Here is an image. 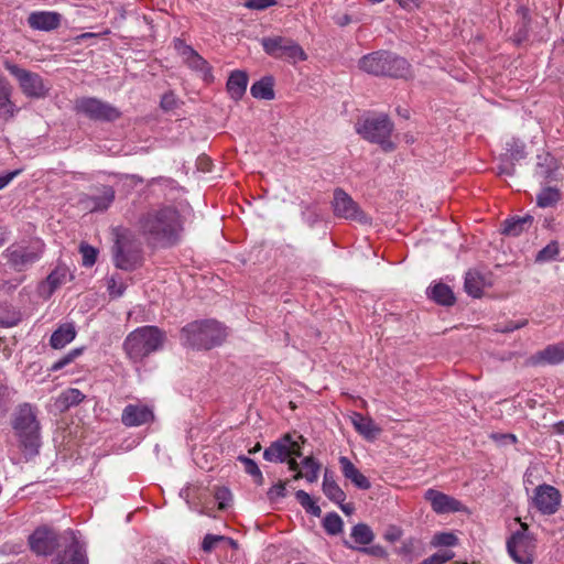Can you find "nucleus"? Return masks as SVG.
Here are the masks:
<instances>
[{
  "label": "nucleus",
  "instance_id": "33",
  "mask_svg": "<svg viewBox=\"0 0 564 564\" xmlns=\"http://www.w3.org/2000/svg\"><path fill=\"white\" fill-rule=\"evenodd\" d=\"M302 467L304 471H297L294 476V480H299L301 478H305L308 482H315L318 479V474L321 469L319 463L312 456H307L302 460Z\"/></svg>",
  "mask_w": 564,
  "mask_h": 564
},
{
  "label": "nucleus",
  "instance_id": "61",
  "mask_svg": "<svg viewBox=\"0 0 564 564\" xmlns=\"http://www.w3.org/2000/svg\"><path fill=\"white\" fill-rule=\"evenodd\" d=\"M527 324V321H522L520 323L510 322L508 325L502 329V332H512L514 329L521 328Z\"/></svg>",
  "mask_w": 564,
  "mask_h": 564
},
{
  "label": "nucleus",
  "instance_id": "55",
  "mask_svg": "<svg viewBox=\"0 0 564 564\" xmlns=\"http://www.w3.org/2000/svg\"><path fill=\"white\" fill-rule=\"evenodd\" d=\"M438 564H444L454 557V553L449 550H440L432 555Z\"/></svg>",
  "mask_w": 564,
  "mask_h": 564
},
{
  "label": "nucleus",
  "instance_id": "23",
  "mask_svg": "<svg viewBox=\"0 0 564 564\" xmlns=\"http://www.w3.org/2000/svg\"><path fill=\"white\" fill-rule=\"evenodd\" d=\"M339 465L344 477L350 480L358 489L367 490L371 487L369 479L346 456H340Z\"/></svg>",
  "mask_w": 564,
  "mask_h": 564
},
{
  "label": "nucleus",
  "instance_id": "50",
  "mask_svg": "<svg viewBox=\"0 0 564 564\" xmlns=\"http://www.w3.org/2000/svg\"><path fill=\"white\" fill-rule=\"evenodd\" d=\"M215 499L218 502V508L224 510L229 506V502L231 501V492L227 488H219L215 492Z\"/></svg>",
  "mask_w": 564,
  "mask_h": 564
},
{
  "label": "nucleus",
  "instance_id": "11",
  "mask_svg": "<svg viewBox=\"0 0 564 564\" xmlns=\"http://www.w3.org/2000/svg\"><path fill=\"white\" fill-rule=\"evenodd\" d=\"M113 260L118 269L134 270L142 262L140 245L130 241L126 236H119L113 247Z\"/></svg>",
  "mask_w": 564,
  "mask_h": 564
},
{
  "label": "nucleus",
  "instance_id": "36",
  "mask_svg": "<svg viewBox=\"0 0 564 564\" xmlns=\"http://www.w3.org/2000/svg\"><path fill=\"white\" fill-rule=\"evenodd\" d=\"M533 221L531 216L512 218L505 221L503 232L508 236L517 237L527 230Z\"/></svg>",
  "mask_w": 564,
  "mask_h": 564
},
{
  "label": "nucleus",
  "instance_id": "41",
  "mask_svg": "<svg viewBox=\"0 0 564 564\" xmlns=\"http://www.w3.org/2000/svg\"><path fill=\"white\" fill-rule=\"evenodd\" d=\"M295 498L299 503L305 509V511L314 517H319L322 510L319 506L313 500V498L304 490H297Z\"/></svg>",
  "mask_w": 564,
  "mask_h": 564
},
{
  "label": "nucleus",
  "instance_id": "29",
  "mask_svg": "<svg viewBox=\"0 0 564 564\" xmlns=\"http://www.w3.org/2000/svg\"><path fill=\"white\" fill-rule=\"evenodd\" d=\"M489 284L486 275L480 273L477 270H470L466 273L465 276V291L474 296L479 297L482 293V290Z\"/></svg>",
  "mask_w": 564,
  "mask_h": 564
},
{
  "label": "nucleus",
  "instance_id": "35",
  "mask_svg": "<svg viewBox=\"0 0 564 564\" xmlns=\"http://www.w3.org/2000/svg\"><path fill=\"white\" fill-rule=\"evenodd\" d=\"M561 196V192L557 187H542V189L536 195V205L540 208L552 207L560 202Z\"/></svg>",
  "mask_w": 564,
  "mask_h": 564
},
{
  "label": "nucleus",
  "instance_id": "52",
  "mask_svg": "<svg viewBox=\"0 0 564 564\" xmlns=\"http://www.w3.org/2000/svg\"><path fill=\"white\" fill-rule=\"evenodd\" d=\"M508 145V151L510 152V156L512 160L519 161L525 156L524 147L522 143L513 141L511 144Z\"/></svg>",
  "mask_w": 564,
  "mask_h": 564
},
{
  "label": "nucleus",
  "instance_id": "54",
  "mask_svg": "<svg viewBox=\"0 0 564 564\" xmlns=\"http://www.w3.org/2000/svg\"><path fill=\"white\" fill-rule=\"evenodd\" d=\"M20 173L21 170H14L0 174V191L7 187Z\"/></svg>",
  "mask_w": 564,
  "mask_h": 564
},
{
  "label": "nucleus",
  "instance_id": "6",
  "mask_svg": "<svg viewBox=\"0 0 564 564\" xmlns=\"http://www.w3.org/2000/svg\"><path fill=\"white\" fill-rule=\"evenodd\" d=\"M393 129L392 122L387 116L368 117L356 123V131L365 140L379 144L384 151L394 149L390 135Z\"/></svg>",
  "mask_w": 564,
  "mask_h": 564
},
{
  "label": "nucleus",
  "instance_id": "12",
  "mask_svg": "<svg viewBox=\"0 0 564 564\" xmlns=\"http://www.w3.org/2000/svg\"><path fill=\"white\" fill-rule=\"evenodd\" d=\"M175 48L181 55L183 62L203 79L206 84H212L215 79L212 66L202 57L192 46L186 45L182 39L175 41Z\"/></svg>",
  "mask_w": 564,
  "mask_h": 564
},
{
  "label": "nucleus",
  "instance_id": "34",
  "mask_svg": "<svg viewBox=\"0 0 564 564\" xmlns=\"http://www.w3.org/2000/svg\"><path fill=\"white\" fill-rule=\"evenodd\" d=\"M430 296L441 305H453L455 296L451 288L443 283H437L430 289Z\"/></svg>",
  "mask_w": 564,
  "mask_h": 564
},
{
  "label": "nucleus",
  "instance_id": "45",
  "mask_svg": "<svg viewBox=\"0 0 564 564\" xmlns=\"http://www.w3.org/2000/svg\"><path fill=\"white\" fill-rule=\"evenodd\" d=\"M457 536L452 532H440L434 534L431 544L436 547H449L457 544Z\"/></svg>",
  "mask_w": 564,
  "mask_h": 564
},
{
  "label": "nucleus",
  "instance_id": "48",
  "mask_svg": "<svg viewBox=\"0 0 564 564\" xmlns=\"http://www.w3.org/2000/svg\"><path fill=\"white\" fill-rule=\"evenodd\" d=\"M79 251L82 253V257H83V265L84 267H93L95 263H96V260H97V249L89 246V245H86V243H82L80 245V248H79Z\"/></svg>",
  "mask_w": 564,
  "mask_h": 564
},
{
  "label": "nucleus",
  "instance_id": "16",
  "mask_svg": "<svg viewBox=\"0 0 564 564\" xmlns=\"http://www.w3.org/2000/svg\"><path fill=\"white\" fill-rule=\"evenodd\" d=\"M333 208L337 217L359 223L368 221L367 216L359 208L358 204L340 188L334 192Z\"/></svg>",
  "mask_w": 564,
  "mask_h": 564
},
{
  "label": "nucleus",
  "instance_id": "42",
  "mask_svg": "<svg viewBox=\"0 0 564 564\" xmlns=\"http://www.w3.org/2000/svg\"><path fill=\"white\" fill-rule=\"evenodd\" d=\"M237 459H238L240 463H242V464H243V466H245V471H246L248 475H250L251 477H253L254 482H256L257 485H262V484H263V480H264L263 475H262V473H261V470H260L259 466L257 465V463H256L253 459H251V458H249V457H247V456H245V455H240V456H238V458H237Z\"/></svg>",
  "mask_w": 564,
  "mask_h": 564
},
{
  "label": "nucleus",
  "instance_id": "60",
  "mask_svg": "<svg viewBox=\"0 0 564 564\" xmlns=\"http://www.w3.org/2000/svg\"><path fill=\"white\" fill-rule=\"evenodd\" d=\"M491 437L496 441H506V442H509L512 444L517 442V437L513 434H503V435L492 434Z\"/></svg>",
  "mask_w": 564,
  "mask_h": 564
},
{
  "label": "nucleus",
  "instance_id": "51",
  "mask_svg": "<svg viewBox=\"0 0 564 564\" xmlns=\"http://www.w3.org/2000/svg\"><path fill=\"white\" fill-rule=\"evenodd\" d=\"M275 4V0H246L245 7L251 10H264Z\"/></svg>",
  "mask_w": 564,
  "mask_h": 564
},
{
  "label": "nucleus",
  "instance_id": "49",
  "mask_svg": "<svg viewBox=\"0 0 564 564\" xmlns=\"http://www.w3.org/2000/svg\"><path fill=\"white\" fill-rule=\"evenodd\" d=\"M285 482L279 481L274 484L269 490H268V498L271 501H278L285 497L286 495V487Z\"/></svg>",
  "mask_w": 564,
  "mask_h": 564
},
{
  "label": "nucleus",
  "instance_id": "37",
  "mask_svg": "<svg viewBox=\"0 0 564 564\" xmlns=\"http://www.w3.org/2000/svg\"><path fill=\"white\" fill-rule=\"evenodd\" d=\"M84 399L85 394L80 390L69 388L59 394L56 403L62 410H67L70 406L79 404Z\"/></svg>",
  "mask_w": 564,
  "mask_h": 564
},
{
  "label": "nucleus",
  "instance_id": "20",
  "mask_svg": "<svg viewBox=\"0 0 564 564\" xmlns=\"http://www.w3.org/2000/svg\"><path fill=\"white\" fill-rule=\"evenodd\" d=\"M154 419L151 406L142 403L128 404L121 414V422L128 427L148 424Z\"/></svg>",
  "mask_w": 564,
  "mask_h": 564
},
{
  "label": "nucleus",
  "instance_id": "58",
  "mask_svg": "<svg viewBox=\"0 0 564 564\" xmlns=\"http://www.w3.org/2000/svg\"><path fill=\"white\" fill-rule=\"evenodd\" d=\"M11 391L8 386L0 383V406L10 398Z\"/></svg>",
  "mask_w": 564,
  "mask_h": 564
},
{
  "label": "nucleus",
  "instance_id": "17",
  "mask_svg": "<svg viewBox=\"0 0 564 564\" xmlns=\"http://www.w3.org/2000/svg\"><path fill=\"white\" fill-rule=\"evenodd\" d=\"M533 505L543 514H554L561 505V494L551 485H540L534 490Z\"/></svg>",
  "mask_w": 564,
  "mask_h": 564
},
{
  "label": "nucleus",
  "instance_id": "63",
  "mask_svg": "<svg viewBox=\"0 0 564 564\" xmlns=\"http://www.w3.org/2000/svg\"><path fill=\"white\" fill-rule=\"evenodd\" d=\"M285 462H288V465H289V469H290V470L295 471V474H296L297 471H300V470H299V466H300V465H299V463L296 462V459H295V458H293V457L291 456V457H289V459H286Z\"/></svg>",
  "mask_w": 564,
  "mask_h": 564
},
{
  "label": "nucleus",
  "instance_id": "18",
  "mask_svg": "<svg viewBox=\"0 0 564 564\" xmlns=\"http://www.w3.org/2000/svg\"><path fill=\"white\" fill-rule=\"evenodd\" d=\"M29 542L33 552L48 555L57 547L59 535L48 528H39L30 536Z\"/></svg>",
  "mask_w": 564,
  "mask_h": 564
},
{
  "label": "nucleus",
  "instance_id": "19",
  "mask_svg": "<svg viewBox=\"0 0 564 564\" xmlns=\"http://www.w3.org/2000/svg\"><path fill=\"white\" fill-rule=\"evenodd\" d=\"M424 498L431 503L433 511L437 514L464 510V506L459 500L435 489H427L424 494Z\"/></svg>",
  "mask_w": 564,
  "mask_h": 564
},
{
  "label": "nucleus",
  "instance_id": "9",
  "mask_svg": "<svg viewBox=\"0 0 564 564\" xmlns=\"http://www.w3.org/2000/svg\"><path fill=\"white\" fill-rule=\"evenodd\" d=\"M261 45L272 57L293 64L307 58L304 50L291 37H262Z\"/></svg>",
  "mask_w": 564,
  "mask_h": 564
},
{
  "label": "nucleus",
  "instance_id": "56",
  "mask_svg": "<svg viewBox=\"0 0 564 564\" xmlns=\"http://www.w3.org/2000/svg\"><path fill=\"white\" fill-rule=\"evenodd\" d=\"M401 538V530L397 527H391L384 533V539L390 542H395Z\"/></svg>",
  "mask_w": 564,
  "mask_h": 564
},
{
  "label": "nucleus",
  "instance_id": "14",
  "mask_svg": "<svg viewBox=\"0 0 564 564\" xmlns=\"http://www.w3.org/2000/svg\"><path fill=\"white\" fill-rule=\"evenodd\" d=\"M291 456L301 457L302 452L300 442L293 440L289 434L273 442L263 452V458L268 462L283 463Z\"/></svg>",
  "mask_w": 564,
  "mask_h": 564
},
{
  "label": "nucleus",
  "instance_id": "62",
  "mask_svg": "<svg viewBox=\"0 0 564 564\" xmlns=\"http://www.w3.org/2000/svg\"><path fill=\"white\" fill-rule=\"evenodd\" d=\"M340 508V510L345 513V514H351L355 510V507L351 505V503H337Z\"/></svg>",
  "mask_w": 564,
  "mask_h": 564
},
{
  "label": "nucleus",
  "instance_id": "2",
  "mask_svg": "<svg viewBox=\"0 0 564 564\" xmlns=\"http://www.w3.org/2000/svg\"><path fill=\"white\" fill-rule=\"evenodd\" d=\"M227 335L226 327L215 319L195 321L182 328L181 341L194 349L208 350L221 345Z\"/></svg>",
  "mask_w": 564,
  "mask_h": 564
},
{
  "label": "nucleus",
  "instance_id": "64",
  "mask_svg": "<svg viewBox=\"0 0 564 564\" xmlns=\"http://www.w3.org/2000/svg\"><path fill=\"white\" fill-rule=\"evenodd\" d=\"M499 173L500 174L512 175L513 174V167H511V169H509V167H499Z\"/></svg>",
  "mask_w": 564,
  "mask_h": 564
},
{
  "label": "nucleus",
  "instance_id": "24",
  "mask_svg": "<svg viewBox=\"0 0 564 564\" xmlns=\"http://www.w3.org/2000/svg\"><path fill=\"white\" fill-rule=\"evenodd\" d=\"M115 199V191L110 186H104L99 194L87 196L84 204L90 212L106 210Z\"/></svg>",
  "mask_w": 564,
  "mask_h": 564
},
{
  "label": "nucleus",
  "instance_id": "59",
  "mask_svg": "<svg viewBox=\"0 0 564 564\" xmlns=\"http://www.w3.org/2000/svg\"><path fill=\"white\" fill-rule=\"evenodd\" d=\"M174 104H175V99L172 94L165 95L161 100V105L164 109H172L174 107Z\"/></svg>",
  "mask_w": 564,
  "mask_h": 564
},
{
  "label": "nucleus",
  "instance_id": "3",
  "mask_svg": "<svg viewBox=\"0 0 564 564\" xmlns=\"http://www.w3.org/2000/svg\"><path fill=\"white\" fill-rule=\"evenodd\" d=\"M358 66L373 76L404 79L412 76L411 66L406 59L387 51H378L362 56Z\"/></svg>",
  "mask_w": 564,
  "mask_h": 564
},
{
  "label": "nucleus",
  "instance_id": "1",
  "mask_svg": "<svg viewBox=\"0 0 564 564\" xmlns=\"http://www.w3.org/2000/svg\"><path fill=\"white\" fill-rule=\"evenodd\" d=\"M140 228L153 241L172 245L182 231V221L175 208L162 207L148 212L140 220Z\"/></svg>",
  "mask_w": 564,
  "mask_h": 564
},
{
  "label": "nucleus",
  "instance_id": "43",
  "mask_svg": "<svg viewBox=\"0 0 564 564\" xmlns=\"http://www.w3.org/2000/svg\"><path fill=\"white\" fill-rule=\"evenodd\" d=\"M220 542H227L232 547H237V543L231 538L224 535L206 534L202 542L204 552H212Z\"/></svg>",
  "mask_w": 564,
  "mask_h": 564
},
{
  "label": "nucleus",
  "instance_id": "25",
  "mask_svg": "<svg viewBox=\"0 0 564 564\" xmlns=\"http://www.w3.org/2000/svg\"><path fill=\"white\" fill-rule=\"evenodd\" d=\"M350 421L356 431L367 440H375L381 432V429L370 417L358 412L351 414Z\"/></svg>",
  "mask_w": 564,
  "mask_h": 564
},
{
  "label": "nucleus",
  "instance_id": "4",
  "mask_svg": "<svg viewBox=\"0 0 564 564\" xmlns=\"http://www.w3.org/2000/svg\"><path fill=\"white\" fill-rule=\"evenodd\" d=\"M164 341V334L155 326H143L131 332L123 343L128 357L141 361L150 354L159 350Z\"/></svg>",
  "mask_w": 564,
  "mask_h": 564
},
{
  "label": "nucleus",
  "instance_id": "53",
  "mask_svg": "<svg viewBox=\"0 0 564 564\" xmlns=\"http://www.w3.org/2000/svg\"><path fill=\"white\" fill-rule=\"evenodd\" d=\"M359 551H361L362 553L365 554H368V555H371V556H376V557H380V558H386L388 556V553L386 551V549L381 545H371V546H364V547H360Z\"/></svg>",
  "mask_w": 564,
  "mask_h": 564
},
{
  "label": "nucleus",
  "instance_id": "31",
  "mask_svg": "<svg viewBox=\"0 0 564 564\" xmlns=\"http://www.w3.org/2000/svg\"><path fill=\"white\" fill-rule=\"evenodd\" d=\"M248 76L242 70H235L230 74L227 82V90L231 98L238 100L246 93Z\"/></svg>",
  "mask_w": 564,
  "mask_h": 564
},
{
  "label": "nucleus",
  "instance_id": "22",
  "mask_svg": "<svg viewBox=\"0 0 564 564\" xmlns=\"http://www.w3.org/2000/svg\"><path fill=\"white\" fill-rule=\"evenodd\" d=\"M12 85L0 75V118L3 120L12 119L19 111V108L12 101Z\"/></svg>",
  "mask_w": 564,
  "mask_h": 564
},
{
  "label": "nucleus",
  "instance_id": "38",
  "mask_svg": "<svg viewBox=\"0 0 564 564\" xmlns=\"http://www.w3.org/2000/svg\"><path fill=\"white\" fill-rule=\"evenodd\" d=\"M350 536L354 539L356 543L361 545H368L375 539V534L371 528L366 523H358L354 525L351 529Z\"/></svg>",
  "mask_w": 564,
  "mask_h": 564
},
{
  "label": "nucleus",
  "instance_id": "26",
  "mask_svg": "<svg viewBox=\"0 0 564 564\" xmlns=\"http://www.w3.org/2000/svg\"><path fill=\"white\" fill-rule=\"evenodd\" d=\"M76 337V329L73 323H65L58 326V328L52 334L50 345L54 349H62Z\"/></svg>",
  "mask_w": 564,
  "mask_h": 564
},
{
  "label": "nucleus",
  "instance_id": "44",
  "mask_svg": "<svg viewBox=\"0 0 564 564\" xmlns=\"http://www.w3.org/2000/svg\"><path fill=\"white\" fill-rule=\"evenodd\" d=\"M107 289L112 297H120L124 293L127 284L119 274H113L107 280Z\"/></svg>",
  "mask_w": 564,
  "mask_h": 564
},
{
  "label": "nucleus",
  "instance_id": "21",
  "mask_svg": "<svg viewBox=\"0 0 564 564\" xmlns=\"http://www.w3.org/2000/svg\"><path fill=\"white\" fill-rule=\"evenodd\" d=\"M62 21V15L53 11H37L29 15L28 22L33 30L51 32L56 30Z\"/></svg>",
  "mask_w": 564,
  "mask_h": 564
},
{
  "label": "nucleus",
  "instance_id": "30",
  "mask_svg": "<svg viewBox=\"0 0 564 564\" xmlns=\"http://www.w3.org/2000/svg\"><path fill=\"white\" fill-rule=\"evenodd\" d=\"M322 489L324 495L335 503H341L346 499V494L338 486L334 478V474L329 470L324 473Z\"/></svg>",
  "mask_w": 564,
  "mask_h": 564
},
{
  "label": "nucleus",
  "instance_id": "27",
  "mask_svg": "<svg viewBox=\"0 0 564 564\" xmlns=\"http://www.w3.org/2000/svg\"><path fill=\"white\" fill-rule=\"evenodd\" d=\"M564 360V343L550 345L533 357L534 364L556 365Z\"/></svg>",
  "mask_w": 564,
  "mask_h": 564
},
{
  "label": "nucleus",
  "instance_id": "7",
  "mask_svg": "<svg viewBox=\"0 0 564 564\" xmlns=\"http://www.w3.org/2000/svg\"><path fill=\"white\" fill-rule=\"evenodd\" d=\"M507 551L517 564L534 563L536 540L529 532L527 524L522 523L521 529L510 535L507 540Z\"/></svg>",
  "mask_w": 564,
  "mask_h": 564
},
{
  "label": "nucleus",
  "instance_id": "40",
  "mask_svg": "<svg viewBox=\"0 0 564 564\" xmlns=\"http://www.w3.org/2000/svg\"><path fill=\"white\" fill-rule=\"evenodd\" d=\"M344 522L336 512H329L323 520V528L329 535H337L343 532Z\"/></svg>",
  "mask_w": 564,
  "mask_h": 564
},
{
  "label": "nucleus",
  "instance_id": "13",
  "mask_svg": "<svg viewBox=\"0 0 564 564\" xmlns=\"http://www.w3.org/2000/svg\"><path fill=\"white\" fill-rule=\"evenodd\" d=\"M76 110L93 120L113 121L120 117L117 108L97 98L78 99Z\"/></svg>",
  "mask_w": 564,
  "mask_h": 564
},
{
  "label": "nucleus",
  "instance_id": "57",
  "mask_svg": "<svg viewBox=\"0 0 564 564\" xmlns=\"http://www.w3.org/2000/svg\"><path fill=\"white\" fill-rule=\"evenodd\" d=\"M402 8L412 10L417 8L422 0H395Z\"/></svg>",
  "mask_w": 564,
  "mask_h": 564
},
{
  "label": "nucleus",
  "instance_id": "46",
  "mask_svg": "<svg viewBox=\"0 0 564 564\" xmlns=\"http://www.w3.org/2000/svg\"><path fill=\"white\" fill-rule=\"evenodd\" d=\"M557 254H558V246L555 241H552L538 252V254L535 257V261L536 262L552 261L556 258Z\"/></svg>",
  "mask_w": 564,
  "mask_h": 564
},
{
  "label": "nucleus",
  "instance_id": "39",
  "mask_svg": "<svg viewBox=\"0 0 564 564\" xmlns=\"http://www.w3.org/2000/svg\"><path fill=\"white\" fill-rule=\"evenodd\" d=\"M67 270L65 268H56L53 270L42 288H47L48 294H52L57 288H59L66 280Z\"/></svg>",
  "mask_w": 564,
  "mask_h": 564
},
{
  "label": "nucleus",
  "instance_id": "47",
  "mask_svg": "<svg viewBox=\"0 0 564 564\" xmlns=\"http://www.w3.org/2000/svg\"><path fill=\"white\" fill-rule=\"evenodd\" d=\"M82 352H83L82 348L72 349L64 357H62L61 359H58L54 364H52L50 370L55 372V371L63 369L64 367H66L70 362H73L77 357H79L82 355Z\"/></svg>",
  "mask_w": 564,
  "mask_h": 564
},
{
  "label": "nucleus",
  "instance_id": "32",
  "mask_svg": "<svg viewBox=\"0 0 564 564\" xmlns=\"http://www.w3.org/2000/svg\"><path fill=\"white\" fill-rule=\"evenodd\" d=\"M273 86V77L264 76L251 86L250 93L257 99L271 100L274 98Z\"/></svg>",
  "mask_w": 564,
  "mask_h": 564
},
{
  "label": "nucleus",
  "instance_id": "28",
  "mask_svg": "<svg viewBox=\"0 0 564 564\" xmlns=\"http://www.w3.org/2000/svg\"><path fill=\"white\" fill-rule=\"evenodd\" d=\"M536 160L535 175L543 180H553L558 169L556 159L550 153H542L538 154Z\"/></svg>",
  "mask_w": 564,
  "mask_h": 564
},
{
  "label": "nucleus",
  "instance_id": "8",
  "mask_svg": "<svg viewBox=\"0 0 564 564\" xmlns=\"http://www.w3.org/2000/svg\"><path fill=\"white\" fill-rule=\"evenodd\" d=\"M6 69L17 79L21 91L29 98H44L47 96L51 86L36 73L11 63L4 62Z\"/></svg>",
  "mask_w": 564,
  "mask_h": 564
},
{
  "label": "nucleus",
  "instance_id": "5",
  "mask_svg": "<svg viewBox=\"0 0 564 564\" xmlns=\"http://www.w3.org/2000/svg\"><path fill=\"white\" fill-rule=\"evenodd\" d=\"M12 425L24 451L30 455L35 454L40 446V427L33 406L28 403L20 405Z\"/></svg>",
  "mask_w": 564,
  "mask_h": 564
},
{
  "label": "nucleus",
  "instance_id": "10",
  "mask_svg": "<svg viewBox=\"0 0 564 564\" xmlns=\"http://www.w3.org/2000/svg\"><path fill=\"white\" fill-rule=\"evenodd\" d=\"M56 549H61L53 564H86L84 545L77 540L72 531L59 534V542Z\"/></svg>",
  "mask_w": 564,
  "mask_h": 564
},
{
  "label": "nucleus",
  "instance_id": "15",
  "mask_svg": "<svg viewBox=\"0 0 564 564\" xmlns=\"http://www.w3.org/2000/svg\"><path fill=\"white\" fill-rule=\"evenodd\" d=\"M43 253V246L36 243L30 247L13 246L6 250L4 254L8 262L17 271H23L29 265L37 261Z\"/></svg>",
  "mask_w": 564,
  "mask_h": 564
}]
</instances>
